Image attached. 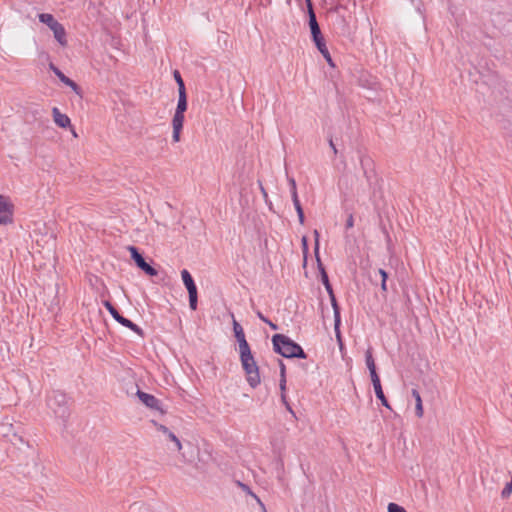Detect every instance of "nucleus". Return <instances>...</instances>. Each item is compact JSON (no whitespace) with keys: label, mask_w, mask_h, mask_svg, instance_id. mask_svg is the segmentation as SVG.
Here are the masks:
<instances>
[{"label":"nucleus","mask_w":512,"mask_h":512,"mask_svg":"<svg viewBox=\"0 0 512 512\" xmlns=\"http://www.w3.org/2000/svg\"><path fill=\"white\" fill-rule=\"evenodd\" d=\"M272 343L274 350L285 358H306V354L301 346L291 340L288 336L275 334L272 337Z\"/></svg>","instance_id":"nucleus-1"},{"label":"nucleus","mask_w":512,"mask_h":512,"mask_svg":"<svg viewBox=\"0 0 512 512\" xmlns=\"http://www.w3.org/2000/svg\"><path fill=\"white\" fill-rule=\"evenodd\" d=\"M241 364L247 376V381L251 387L260 384V375L257 363L252 355L250 347L239 350Z\"/></svg>","instance_id":"nucleus-2"},{"label":"nucleus","mask_w":512,"mask_h":512,"mask_svg":"<svg viewBox=\"0 0 512 512\" xmlns=\"http://www.w3.org/2000/svg\"><path fill=\"white\" fill-rule=\"evenodd\" d=\"M187 109L186 92L178 93V103L172 119L173 134L172 139L174 143L180 141V135L184 124V113Z\"/></svg>","instance_id":"nucleus-3"},{"label":"nucleus","mask_w":512,"mask_h":512,"mask_svg":"<svg viewBox=\"0 0 512 512\" xmlns=\"http://www.w3.org/2000/svg\"><path fill=\"white\" fill-rule=\"evenodd\" d=\"M14 220V204L7 195L0 194V225H10Z\"/></svg>","instance_id":"nucleus-4"},{"label":"nucleus","mask_w":512,"mask_h":512,"mask_svg":"<svg viewBox=\"0 0 512 512\" xmlns=\"http://www.w3.org/2000/svg\"><path fill=\"white\" fill-rule=\"evenodd\" d=\"M154 425L157 429V431L161 432L163 435L164 441H171L174 443L176 450L180 452L182 450V444L180 439L172 432L170 431L166 426L162 424H158L154 422Z\"/></svg>","instance_id":"nucleus-5"},{"label":"nucleus","mask_w":512,"mask_h":512,"mask_svg":"<svg viewBox=\"0 0 512 512\" xmlns=\"http://www.w3.org/2000/svg\"><path fill=\"white\" fill-rule=\"evenodd\" d=\"M329 296L331 298V304H332V307L334 310V330H335L337 341L339 343V347H340V349H342L343 343H342V338H341V333H340V312H339V308H338L334 293H332V295H329Z\"/></svg>","instance_id":"nucleus-6"},{"label":"nucleus","mask_w":512,"mask_h":512,"mask_svg":"<svg viewBox=\"0 0 512 512\" xmlns=\"http://www.w3.org/2000/svg\"><path fill=\"white\" fill-rule=\"evenodd\" d=\"M49 68L54 72V74L63 84L70 87L77 95L81 94L79 86L73 80L66 77L54 64L51 63Z\"/></svg>","instance_id":"nucleus-7"},{"label":"nucleus","mask_w":512,"mask_h":512,"mask_svg":"<svg viewBox=\"0 0 512 512\" xmlns=\"http://www.w3.org/2000/svg\"><path fill=\"white\" fill-rule=\"evenodd\" d=\"M52 117L54 123L63 129L71 128V119L68 115L62 113L57 107L52 108Z\"/></svg>","instance_id":"nucleus-8"},{"label":"nucleus","mask_w":512,"mask_h":512,"mask_svg":"<svg viewBox=\"0 0 512 512\" xmlns=\"http://www.w3.org/2000/svg\"><path fill=\"white\" fill-rule=\"evenodd\" d=\"M232 324H233V331H234V335L237 339V342L239 344V350L240 349H243V348H247V347H250L246 338H245V334H244V331H243V328L242 326L235 320L234 318V315L232 314Z\"/></svg>","instance_id":"nucleus-9"},{"label":"nucleus","mask_w":512,"mask_h":512,"mask_svg":"<svg viewBox=\"0 0 512 512\" xmlns=\"http://www.w3.org/2000/svg\"><path fill=\"white\" fill-rule=\"evenodd\" d=\"M305 1L307 3V8H308L309 27H310L311 35H312V37L313 36L317 37L319 34H321V30H320V27L316 20V16H315V13L312 8L311 0H305Z\"/></svg>","instance_id":"nucleus-10"},{"label":"nucleus","mask_w":512,"mask_h":512,"mask_svg":"<svg viewBox=\"0 0 512 512\" xmlns=\"http://www.w3.org/2000/svg\"><path fill=\"white\" fill-rule=\"evenodd\" d=\"M137 396L141 400L143 404H145L147 407L155 410H160V403L158 399H156L153 395L138 391Z\"/></svg>","instance_id":"nucleus-11"},{"label":"nucleus","mask_w":512,"mask_h":512,"mask_svg":"<svg viewBox=\"0 0 512 512\" xmlns=\"http://www.w3.org/2000/svg\"><path fill=\"white\" fill-rule=\"evenodd\" d=\"M51 31L53 32L54 38L56 39L58 44L61 47H66L68 42L64 26L59 22L54 27H52Z\"/></svg>","instance_id":"nucleus-12"},{"label":"nucleus","mask_w":512,"mask_h":512,"mask_svg":"<svg viewBox=\"0 0 512 512\" xmlns=\"http://www.w3.org/2000/svg\"><path fill=\"white\" fill-rule=\"evenodd\" d=\"M372 381V384H373V387H374V391H375V394H376V397L380 400L381 404L386 407L387 409H391V406L389 405L384 393H383V390H382V386H381V382H380V378H377V379H373L371 380Z\"/></svg>","instance_id":"nucleus-13"},{"label":"nucleus","mask_w":512,"mask_h":512,"mask_svg":"<svg viewBox=\"0 0 512 512\" xmlns=\"http://www.w3.org/2000/svg\"><path fill=\"white\" fill-rule=\"evenodd\" d=\"M365 362L370 373L371 380L379 378L376 365L372 356V350L369 348L365 353Z\"/></svg>","instance_id":"nucleus-14"},{"label":"nucleus","mask_w":512,"mask_h":512,"mask_svg":"<svg viewBox=\"0 0 512 512\" xmlns=\"http://www.w3.org/2000/svg\"><path fill=\"white\" fill-rule=\"evenodd\" d=\"M181 277H182L184 285L187 288L188 293L191 292V291H196L197 290L196 285H195V283L193 281V278H192V276H191V274L189 273L188 270H186V269L182 270L181 271Z\"/></svg>","instance_id":"nucleus-15"},{"label":"nucleus","mask_w":512,"mask_h":512,"mask_svg":"<svg viewBox=\"0 0 512 512\" xmlns=\"http://www.w3.org/2000/svg\"><path fill=\"white\" fill-rule=\"evenodd\" d=\"M412 396L415 399V411L418 418H422L424 415V409L422 404V398L418 390H412Z\"/></svg>","instance_id":"nucleus-16"},{"label":"nucleus","mask_w":512,"mask_h":512,"mask_svg":"<svg viewBox=\"0 0 512 512\" xmlns=\"http://www.w3.org/2000/svg\"><path fill=\"white\" fill-rule=\"evenodd\" d=\"M117 322L121 325H123L124 327H127L129 328L130 330L134 331L135 333H137L138 335H140L141 337H143L144 333H143V330L137 326L136 324H134L132 321H130L129 319L121 316Z\"/></svg>","instance_id":"nucleus-17"},{"label":"nucleus","mask_w":512,"mask_h":512,"mask_svg":"<svg viewBox=\"0 0 512 512\" xmlns=\"http://www.w3.org/2000/svg\"><path fill=\"white\" fill-rule=\"evenodd\" d=\"M280 391H281V400L283 402V404L285 405L286 409L294 415V411L293 409L291 408L290 404L288 403L287 401V397H286V376H283L280 378Z\"/></svg>","instance_id":"nucleus-18"},{"label":"nucleus","mask_w":512,"mask_h":512,"mask_svg":"<svg viewBox=\"0 0 512 512\" xmlns=\"http://www.w3.org/2000/svg\"><path fill=\"white\" fill-rule=\"evenodd\" d=\"M38 19L41 23L47 25L50 30L52 27H54L57 23H59L55 17L50 13H41L38 15Z\"/></svg>","instance_id":"nucleus-19"},{"label":"nucleus","mask_w":512,"mask_h":512,"mask_svg":"<svg viewBox=\"0 0 512 512\" xmlns=\"http://www.w3.org/2000/svg\"><path fill=\"white\" fill-rule=\"evenodd\" d=\"M318 267H319V270H320L322 283L324 284L328 294L332 295L333 289H332V287L330 285V282H329V279H328V275H327V273L325 271V268L323 267V265L321 264L320 261L318 262Z\"/></svg>","instance_id":"nucleus-20"},{"label":"nucleus","mask_w":512,"mask_h":512,"mask_svg":"<svg viewBox=\"0 0 512 512\" xmlns=\"http://www.w3.org/2000/svg\"><path fill=\"white\" fill-rule=\"evenodd\" d=\"M312 38L320 53L326 52L328 50L322 34H319L317 37L313 36Z\"/></svg>","instance_id":"nucleus-21"},{"label":"nucleus","mask_w":512,"mask_h":512,"mask_svg":"<svg viewBox=\"0 0 512 512\" xmlns=\"http://www.w3.org/2000/svg\"><path fill=\"white\" fill-rule=\"evenodd\" d=\"M293 204L297 212L300 224H304V213L298 197H295V202H293Z\"/></svg>","instance_id":"nucleus-22"},{"label":"nucleus","mask_w":512,"mask_h":512,"mask_svg":"<svg viewBox=\"0 0 512 512\" xmlns=\"http://www.w3.org/2000/svg\"><path fill=\"white\" fill-rule=\"evenodd\" d=\"M129 252H130V255H131V258L134 260V262L136 263V265L141 261L143 260L144 258L142 257V255L138 252L137 248L134 247V246H130L128 248Z\"/></svg>","instance_id":"nucleus-23"},{"label":"nucleus","mask_w":512,"mask_h":512,"mask_svg":"<svg viewBox=\"0 0 512 512\" xmlns=\"http://www.w3.org/2000/svg\"><path fill=\"white\" fill-rule=\"evenodd\" d=\"M512 494V477L510 479L509 482H507L504 486V488L502 489L501 491V497L503 499H507L511 496Z\"/></svg>","instance_id":"nucleus-24"},{"label":"nucleus","mask_w":512,"mask_h":512,"mask_svg":"<svg viewBox=\"0 0 512 512\" xmlns=\"http://www.w3.org/2000/svg\"><path fill=\"white\" fill-rule=\"evenodd\" d=\"M189 294V306L192 310L197 309V290L191 291Z\"/></svg>","instance_id":"nucleus-25"},{"label":"nucleus","mask_w":512,"mask_h":512,"mask_svg":"<svg viewBox=\"0 0 512 512\" xmlns=\"http://www.w3.org/2000/svg\"><path fill=\"white\" fill-rule=\"evenodd\" d=\"M387 512H407L406 509L394 502H391L387 506Z\"/></svg>","instance_id":"nucleus-26"},{"label":"nucleus","mask_w":512,"mask_h":512,"mask_svg":"<svg viewBox=\"0 0 512 512\" xmlns=\"http://www.w3.org/2000/svg\"><path fill=\"white\" fill-rule=\"evenodd\" d=\"M174 78H175V80L177 82V85H178V93L186 92L184 82H183V80L181 78V75H180V73L178 71L174 72Z\"/></svg>","instance_id":"nucleus-27"},{"label":"nucleus","mask_w":512,"mask_h":512,"mask_svg":"<svg viewBox=\"0 0 512 512\" xmlns=\"http://www.w3.org/2000/svg\"><path fill=\"white\" fill-rule=\"evenodd\" d=\"M379 274L381 276V289L383 292L387 291L386 281L388 278L387 272L384 269H379Z\"/></svg>","instance_id":"nucleus-28"},{"label":"nucleus","mask_w":512,"mask_h":512,"mask_svg":"<svg viewBox=\"0 0 512 512\" xmlns=\"http://www.w3.org/2000/svg\"><path fill=\"white\" fill-rule=\"evenodd\" d=\"M289 184H290V188H291L292 200H293V202H295V197H298L295 179L290 178Z\"/></svg>","instance_id":"nucleus-29"},{"label":"nucleus","mask_w":512,"mask_h":512,"mask_svg":"<svg viewBox=\"0 0 512 512\" xmlns=\"http://www.w3.org/2000/svg\"><path fill=\"white\" fill-rule=\"evenodd\" d=\"M142 270L149 276H156L158 274L157 270L155 268H153L151 265H149L148 263H146V265L144 266V268H142Z\"/></svg>","instance_id":"nucleus-30"},{"label":"nucleus","mask_w":512,"mask_h":512,"mask_svg":"<svg viewBox=\"0 0 512 512\" xmlns=\"http://www.w3.org/2000/svg\"><path fill=\"white\" fill-rule=\"evenodd\" d=\"M314 237H315V254H316V259H317V262H319V256H318V251H319V232L317 230H314Z\"/></svg>","instance_id":"nucleus-31"},{"label":"nucleus","mask_w":512,"mask_h":512,"mask_svg":"<svg viewBox=\"0 0 512 512\" xmlns=\"http://www.w3.org/2000/svg\"><path fill=\"white\" fill-rule=\"evenodd\" d=\"M323 55V57L325 58V60L327 61V64L331 67V68H335V63L333 62L332 60V57L329 53V51L327 50L326 52H323L321 53Z\"/></svg>","instance_id":"nucleus-32"},{"label":"nucleus","mask_w":512,"mask_h":512,"mask_svg":"<svg viewBox=\"0 0 512 512\" xmlns=\"http://www.w3.org/2000/svg\"><path fill=\"white\" fill-rule=\"evenodd\" d=\"M301 243H302V247H303L304 258L306 259L307 253H308V239L306 236L302 237Z\"/></svg>","instance_id":"nucleus-33"},{"label":"nucleus","mask_w":512,"mask_h":512,"mask_svg":"<svg viewBox=\"0 0 512 512\" xmlns=\"http://www.w3.org/2000/svg\"><path fill=\"white\" fill-rule=\"evenodd\" d=\"M354 226V217L353 214H349L346 220V228L351 229Z\"/></svg>","instance_id":"nucleus-34"},{"label":"nucleus","mask_w":512,"mask_h":512,"mask_svg":"<svg viewBox=\"0 0 512 512\" xmlns=\"http://www.w3.org/2000/svg\"><path fill=\"white\" fill-rule=\"evenodd\" d=\"M253 498L256 500V502L259 504L262 512H267L266 510V507L265 505L263 504V502L260 500V498L257 496V495H253Z\"/></svg>","instance_id":"nucleus-35"},{"label":"nucleus","mask_w":512,"mask_h":512,"mask_svg":"<svg viewBox=\"0 0 512 512\" xmlns=\"http://www.w3.org/2000/svg\"><path fill=\"white\" fill-rule=\"evenodd\" d=\"M239 486L242 488V490H243V491H245V492H246L247 494H249L250 496H252V497H253V495H255V494L250 490V488H249L247 485H245V484H243V483H239Z\"/></svg>","instance_id":"nucleus-36"},{"label":"nucleus","mask_w":512,"mask_h":512,"mask_svg":"<svg viewBox=\"0 0 512 512\" xmlns=\"http://www.w3.org/2000/svg\"><path fill=\"white\" fill-rule=\"evenodd\" d=\"M109 313L115 321H117L121 317V315L118 313V311L115 308H113Z\"/></svg>","instance_id":"nucleus-37"},{"label":"nucleus","mask_w":512,"mask_h":512,"mask_svg":"<svg viewBox=\"0 0 512 512\" xmlns=\"http://www.w3.org/2000/svg\"><path fill=\"white\" fill-rule=\"evenodd\" d=\"M286 368H285V365L281 362L280 363V376L283 377V376H286Z\"/></svg>","instance_id":"nucleus-38"},{"label":"nucleus","mask_w":512,"mask_h":512,"mask_svg":"<svg viewBox=\"0 0 512 512\" xmlns=\"http://www.w3.org/2000/svg\"><path fill=\"white\" fill-rule=\"evenodd\" d=\"M68 129L70 130V133L73 136V138L77 139L78 138V134H77L75 128L71 125V128H68Z\"/></svg>","instance_id":"nucleus-39"},{"label":"nucleus","mask_w":512,"mask_h":512,"mask_svg":"<svg viewBox=\"0 0 512 512\" xmlns=\"http://www.w3.org/2000/svg\"><path fill=\"white\" fill-rule=\"evenodd\" d=\"M104 306L108 310V312H110L114 308V306L109 301H105Z\"/></svg>","instance_id":"nucleus-40"},{"label":"nucleus","mask_w":512,"mask_h":512,"mask_svg":"<svg viewBox=\"0 0 512 512\" xmlns=\"http://www.w3.org/2000/svg\"><path fill=\"white\" fill-rule=\"evenodd\" d=\"M329 145H330V147L332 148V150H333L334 154H337L336 146L334 145V143H333V141H332V140H330V141H329Z\"/></svg>","instance_id":"nucleus-41"},{"label":"nucleus","mask_w":512,"mask_h":512,"mask_svg":"<svg viewBox=\"0 0 512 512\" xmlns=\"http://www.w3.org/2000/svg\"><path fill=\"white\" fill-rule=\"evenodd\" d=\"M257 315H258V317H259L263 322H265V323H266V322H268V319H267L265 316H263V314H262V313L258 312V313H257Z\"/></svg>","instance_id":"nucleus-42"},{"label":"nucleus","mask_w":512,"mask_h":512,"mask_svg":"<svg viewBox=\"0 0 512 512\" xmlns=\"http://www.w3.org/2000/svg\"><path fill=\"white\" fill-rule=\"evenodd\" d=\"M145 265H146V262H145V260H144V259H143V260H141V261L137 264V266H138L141 270H142V268H144V266H145Z\"/></svg>","instance_id":"nucleus-43"},{"label":"nucleus","mask_w":512,"mask_h":512,"mask_svg":"<svg viewBox=\"0 0 512 512\" xmlns=\"http://www.w3.org/2000/svg\"><path fill=\"white\" fill-rule=\"evenodd\" d=\"M145 265H146V262H145V260H144V259H143V260H141V261L137 264V266H138L141 270H142V268H144V266H145Z\"/></svg>","instance_id":"nucleus-44"},{"label":"nucleus","mask_w":512,"mask_h":512,"mask_svg":"<svg viewBox=\"0 0 512 512\" xmlns=\"http://www.w3.org/2000/svg\"><path fill=\"white\" fill-rule=\"evenodd\" d=\"M270 328H272L273 330H276L277 329V325H275L274 323H272L271 321L268 320V322H266Z\"/></svg>","instance_id":"nucleus-45"},{"label":"nucleus","mask_w":512,"mask_h":512,"mask_svg":"<svg viewBox=\"0 0 512 512\" xmlns=\"http://www.w3.org/2000/svg\"><path fill=\"white\" fill-rule=\"evenodd\" d=\"M261 192H262V194L264 195V197H266V196H267V193H266V191H265L264 187H261Z\"/></svg>","instance_id":"nucleus-46"}]
</instances>
